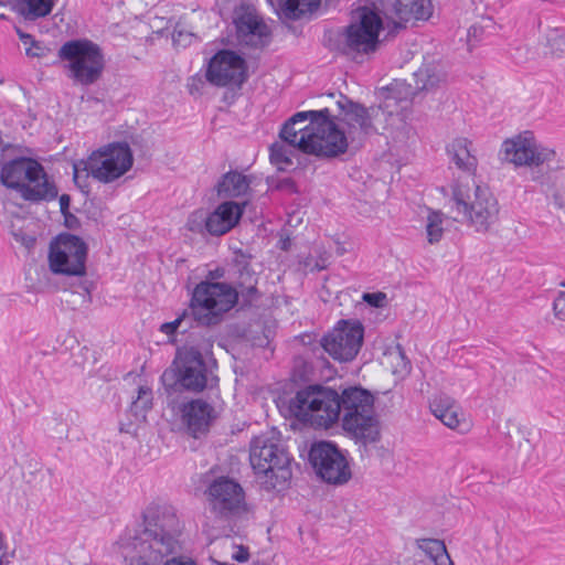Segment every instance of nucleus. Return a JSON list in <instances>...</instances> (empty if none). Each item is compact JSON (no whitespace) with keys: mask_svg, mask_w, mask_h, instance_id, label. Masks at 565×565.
<instances>
[{"mask_svg":"<svg viewBox=\"0 0 565 565\" xmlns=\"http://www.w3.org/2000/svg\"><path fill=\"white\" fill-rule=\"evenodd\" d=\"M246 203V201L243 203L225 201L217 205L212 213H209L207 233L213 236H221L230 232L241 220Z\"/></svg>","mask_w":565,"mask_h":565,"instance_id":"22","label":"nucleus"},{"mask_svg":"<svg viewBox=\"0 0 565 565\" xmlns=\"http://www.w3.org/2000/svg\"><path fill=\"white\" fill-rule=\"evenodd\" d=\"M182 35H183L182 32L174 33L173 34V42L179 44L181 42Z\"/></svg>","mask_w":565,"mask_h":565,"instance_id":"46","label":"nucleus"},{"mask_svg":"<svg viewBox=\"0 0 565 565\" xmlns=\"http://www.w3.org/2000/svg\"><path fill=\"white\" fill-rule=\"evenodd\" d=\"M86 256L87 246L79 237L61 234L50 244L49 266L57 275L83 276Z\"/></svg>","mask_w":565,"mask_h":565,"instance_id":"14","label":"nucleus"},{"mask_svg":"<svg viewBox=\"0 0 565 565\" xmlns=\"http://www.w3.org/2000/svg\"><path fill=\"white\" fill-rule=\"evenodd\" d=\"M469 145L468 139L457 138L447 147L451 161L461 170H471L477 164L476 158L470 153Z\"/></svg>","mask_w":565,"mask_h":565,"instance_id":"29","label":"nucleus"},{"mask_svg":"<svg viewBox=\"0 0 565 565\" xmlns=\"http://www.w3.org/2000/svg\"><path fill=\"white\" fill-rule=\"evenodd\" d=\"M345 134V130L327 108V114L320 116L318 124L316 122L312 141L309 146L307 145V153L321 158H337L344 154L351 143Z\"/></svg>","mask_w":565,"mask_h":565,"instance_id":"15","label":"nucleus"},{"mask_svg":"<svg viewBox=\"0 0 565 565\" xmlns=\"http://www.w3.org/2000/svg\"><path fill=\"white\" fill-rule=\"evenodd\" d=\"M430 411L445 426L461 434L469 431L470 423L462 408L449 396L439 395L430 402Z\"/></svg>","mask_w":565,"mask_h":565,"instance_id":"23","label":"nucleus"},{"mask_svg":"<svg viewBox=\"0 0 565 565\" xmlns=\"http://www.w3.org/2000/svg\"><path fill=\"white\" fill-rule=\"evenodd\" d=\"M363 341V327L358 321H339L322 339L323 349L340 362H349L359 353Z\"/></svg>","mask_w":565,"mask_h":565,"instance_id":"17","label":"nucleus"},{"mask_svg":"<svg viewBox=\"0 0 565 565\" xmlns=\"http://www.w3.org/2000/svg\"><path fill=\"white\" fill-rule=\"evenodd\" d=\"M188 316V312L186 311H183V313L181 316H179L175 320L171 321V322H166L163 324H161L160 327V331L167 335H172L175 333V331L178 330V328L181 326V323L183 322L184 318Z\"/></svg>","mask_w":565,"mask_h":565,"instance_id":"43","label":"nucleus"},{"mask_svg":"<svg viewBox=\"0 0 565 565\" xmlns=\"http://www.w3.org/2000/svg\"><path fill=\"white\" fill-rule=\"evenodd\" d=\"M207 218L209 213H206L204 210H195L190 213L185 223V227L193 233L203 234L204 232H207Z\"/></svg>","mask_w":565,"mask_h":565,"instance_id":"37","label":"nucleus"},{"mask_svg":"<svg viewBox=\"0 0 565 565\" xmlns=\"http://www.w3.org/2000/svg\"><path fill=\"white\" fill-rule=\"evenodd\" d=\"M296 151H299L296 145L280 137L279 141L270 146V161L282 169L285 166L292 164V157Z\"/></svg>","mask_w":565,"mask_h":565,"instance_id":"33","label":"nucleus"},{"mask_svg":"<svg viewBox=\"0 0 565 565\" xmlns=\"http://www.w3.org/2000/svg\"><path fill=\"white\" fill-rule=\"evenodd\" d=\"M60 206H61L62 212H65L68 209V206H70L68 195L63 194L60 196Z\"/></svg>","mask_w":565,"mask_h":565,"instance_id":"45","label":"nucleus"},{"mask_svg":"<svg viewBox=\"0 0 565 565\" xmlns=\"http://www.w3.org/2000/svg\"><path fill=\"white\" fill-rule=\"evenodd\" d=\"M248 551L243 546H237L236 551L232 554V558L237 562H246L248 559Z\"/></svg>","mask_w":565,"mask_h":565,"instance_id":"44","label":"nucleus"},{"mask_svg":"<svg viewBox=\"0 0 565 565\" xmlns=\"http://www.w3.org/2000/svg\"><path fill=\"white\" fill-rule=\"evenodd\" d=\"M207 370L202 354L194 348L179 350L172 365L163 372L161 381L166 387L180 386L191 392H201L207 383Z\"/></svg>","mask_w":565,"mask_h":565,"instance_id":"12","label":"nucleus"},{"mask_svg":"<svg viewBox=\"0 0 565 565\" xmlns=\"http://www.w3.org/2000/svg\"><path fill=\"white\" fill-rule=\"evenodd\" d=\"M181 533L174 507L152 502L143 512V529L134 535H121L114 550L124 565H196L191 558L173 556L181 550Z\"/></svg>","mask_w":565,"mask_h":565,"instance_id":"1","label":"nucleus"},{"mask_svg":"<svg viewBox=\"0 0 565 565\" xmlns=\"http://www.w3.org/2000/svg\"><path fill=\"white\" fill-rule=\"evenodd\" d=\"M249 460L264 489L280 491L287 488L292 476L291 459L278 439L266 435L255 437L250 444Z\"/></svg>","mask_w":565,"mask_h":565,"instance_id":"5","label":"nucleus"},{"mask_svg":"<svg viewBox=\"0 0 565 565\" xmlns=\"http://www.w3.org/2000/svg\"><path fill=\"white\" fill-rule=\"evenodd\" d=\"M252 178L238 171H228L216 184V192L223 199H247Z\"/></svg>","mask_w":565,"mask_h":565,"instance_id":"25","label":"nucleus"},{"mask_svg":"<svg viewBox=\"0 0 565 565\" xmlns=\"http://www.w3.org/2000/svg\"><path fill=\"white\" fill-rule=\"evenodd\" d=\"M18 36L22 44L25 47V54L28 56L38 57L43 54L42 46L33 39V36L29 33H25L21 31L20 29L17 30Z\"/></svg>","mask_w":565,"mask_h":565,"instance_id":"40","label":"nucleus"},{"mask_svg":"<svg viewBox=\"0 0 565 565\" xmlns=\"http://www.w3.org/2000/svg\"><path fill=\"white\" fill-rule=\"evenodd\" d=\"M57 0H19L18 11L29 21H35L51 14Z\"/></svg>","mask_w":565,"mask_h":565,"instance_id":"31","label":"nucleus"},{"mask_svg":"<svg viewBox=\"0 0 565 565\" xmlns=\"http://www.w3.org/2000/svg\"><path fill=\"white\" fill-rule=\"evenodd\" d=\"M550 203L565 215V188H557L550 196Z\"/></svg>","mask_w":565,"mask_h":565,"instance_id":"41","label":"nucleus"},{"mask_svg":"<svg viewBox=\"0 0 565 565\" xmlns=\"http://www.w3.org/2000/svg\"><path fill=\"white\" fill-rule=\"evenodd\" d=\"M4 547V539H3V535L0 533V552L3 550Z\"/></svg>","mask_w":565,"mask_h":565,"instance_id":"47","label":"nucleus"},{"mask_svg":"<svg viewBox=\"0 0 565 565\" xmlns=\"http://www.w3.org/2000/svg\"><path fill=\"white\" fill-rule=\"evenodd\" d=\"M499 154L503 163L515 168L558 167L555 149L539 142L530 130L507 138L501 145Z\"/></svg>","mask_w":565,"mask_h":565,"instance_id":"11","label":"nucleus"},{"mask_svg":"<svg viewBox=\"0 0 565 565\" xmlns=\"http://www.w3.org/2000/svg\"><path fill=\"white\" fill-rule=\"evenodd\" d=\"M58 56L66 62L67 76L77 85L95 84L104 71L100 47L89 40H71L58 50Z\"/></svg>","mask_w":565,"mask_h":565,"instance_id":"10","label":"nucleus"},{"mask_svg":"<svg viewBox=\"0 0 565 565\" xmlns=\"http://www.w3.org/2000/svg\"><path fill=\"white\" fill-rule=\"evenodd\" d=\"M431 13L430 0H395L387 17L399 26L413 20H428Z\"/></svg>","mask_w":565,"mask_h":565,"instance_id":"24","label":"nucleus"},{"mask_svg":"<svg viewBox=\"0 0 565 565\" xmlns=\"http://www.w3.org/2000/svg\"><path fill=\"white\" fill-rule=\"evenodd\" d=\"M309 458L317 475L328 483L342 484L351 478L347 458L332 443L315 444Z\"/></svg>","mask_w":565,"mask_h":565,"instance_id":"16","label":"nucleus"},{"mask_svg":"<svg viewBox=\"0 0 565 565\" xmlns=\"http://www.w3.org/2000/svg\"><path fill=\"white\" fill-rule=\"evenodd\" d=\"M152 406V391L148 386L138 387V396L131 403V408L136 414L145 413Z\"/></svg>","mask_w":565,"mask_h":565,"instance_id":"38","label":"nucleus"},{"mask_svg":"<svg viewBox=\"0 0 565 565\" xmlns=\"http://www.w3.org/2000/svg\"><path fill=\"white\" fill-rule=\"evenodd\" d=\"M342 428L356 444L364 447L381 439L380 422L374 411L373 395L361 387H348L339 395Z\"/></svg>","mask_w":565,"mask_h":565,"instance_id":"4","label":"nucleus"},{"mask_svg":"<svg viewBox=\"0 0 565 565\" xmlns=\"http://www.w3.org/2000/svg\"><path fill=\"white\" fill-rule=\"evenodd\" d=\"M206 78L216 86H241L246 79L245 61L232 51H220L210 61Z\"/></svg>","mask_w":565,"mask_h":565,"instance_id":"18","label":"nucleus"},{"mask_svg":"<svg viewBox=\"0 0 565 565\" xmlns=\"http://www.w3.org/2000/svg\"><path fill=\"white\" fill-rule=\"evenodd\" d=\"M545 54L553 57L565 56V31L562 29H550L545 34Z\"/></svg>","mask_w":565,"mask_h":565,"instance_id":"36","label":"nucleus"},{"mask_svg":"<svg viewBox=\"0 0 565 565\" xmlns=\"http://www.w3.org/2000/svg\"><path fill=\"white\" fill-rule=\"evenodd\" d=\"M511 447L515 451V459L525 465L529 462L534 454V441L532 430L523 425L515 426V433H508Z\"/></svg>","mask_w":565,"mask_h":565,"instance_id":"26","label":"nucleus"},{"mask_svg":"<svg viewBox=\"0 0 565 565\" xmlns=\"http://www.w3.org/2000/svg\"><path fill=\"white\" fill-rule=\"evenodd\" d=\"M180 412L183 423L194 436L205 433L217 417L214 406L201 398L182 404Z\"/></svg>","mask_w":565,"mask_h":565,"instance_id":"21","label":"nucleus"},{"mask_svg":"<svg viewBox=\"0 0 565 565\" xmlns=\"http://www.w3.org/2000/svg\"><path fill=\"white\" fill-rule=\"evenodd\" d=\"M212 509L220 514L237 513L244 509L245 494L242 486L233 479H215L207 490Z\"/></svg>","mask_w":565,"mask_h":565,"instance_id":"19","label":"nucleus"},{"mask_svg":"<svg viewBox=\"0 0 565 565\" xmlns=\"http://www.w3.org/2000/svg\"><path fill=\"white\" fill-rule=\"evenodd\" d=\"M327 114V108L320 110L300 111L295 114L282 127L280 137L298 147L299 151L307 153V145L312 141L316 122L320 116Z\"/></svg>","mask_w":565,"mask_h":565,"instance_id":"20","label":"nucleus"},{"mask_svg":"<svg viewBox=\"0 0 565 565\" xmlns=\"http://www.w3.org/2000/svg\"><path fill=\"white\" fill-rule=\"evenodd\" d=\"M445 218V215L440 211L428 210L426 217V237L429 244H436L443 238Z\"/></svg>","mask_w":565,"mask_h":565,"instance_id":"34","label":"nucleus"},{"mask_svg":"<svg viewBox=\"0 0 565 565\" xmlns=\"http://www.w3.org/2000/svg\"><path fill=\"white\" fill-rule=\"evenodd\" d=\"M381 28L382 20L375 11L365 7L358 9L343 34L344 52L353 57L374 53Z\"/></svg>","mask_w":565,"mask_h":565,"instance_id":"13","label":"nucleus"},{"mask_svg":"<svg viewBox=\"0 0 565 565\" xmlns=\"http://www.w3.org/2000/svg\"><path fill=\"white\" fill-rule=\"evenodd\" d=\"M471 31L476 32V31H477V29L473 26V28H471V29L469 30V33H470Z\"/></svg>","mask_w":565,"mask_h":565,"instance_id":"48","label":"nucleus"},{"mask_svg":"<svg viewBox=\"0 0 565 565\" xmlns=\"http://www.w3.org/2000/svg\"><path fill=\"white\" fill-rule=\"evenodd\" d=\"M363 300L372 307L382 308L386 303V295L384 292L364 294Z\"/></svg>","mask_w":565,"mask_h":565,"instance_id":"42","label":"nucleus"},{"mask_svg":"<svg viewBox=\"0 0 565 565\" xmlns=\"http://www.w3.org/2000/svg\"><path fill=\"white\" fill-rule=\"evenodd\" d=\"M236 263L241 274L242 285L246 284V289L248 294L256 291L255 285L257 280L254 276V273L249 270L248 263L245 259V257L242 256V259H237Z\"/></svg>","mask_w":565,"mask_h":565,"instance_id":"39","label":"nucleus"},{"mask_svg":"<svg viewBox=\"0 0 565 565\" xmlns=\"http://www.w3.org/2000/svg\"><path fill=\"white\" fill-rule=\"evenodd\" d=\"M292 416L329 428L340 418L339 394L319 385L299 391L289 403Z\"/></svg>","mask_w":565,"mask_h":565,"instance_id":"9","label":"nucleus"},{"mask_svg":"<svg viewBox=\"0 0 565 565\" xmlns=\"http://www.w3.org/2000/svg\"><path fill=\"white\" fill-rule=\"evenodd\" d=\"M414 79H415V89L412 88L409 85L411 90L413 92V95L411 96V99H413L415 95V90H424V89H430L439 85L445 79V74L441 71V67L439 64L436 63H428L424 64L422 67L418 68L414 73ZM405 85L406 83L403 82ZM408 86V84H407ZM412 100H409V104Z\"/></svg>","mask_w":565,"mask_h":565,"instance_id":"27","label":"nucleus"},{"mask_svg":"<svg viewBox=\"0 0 565 565\" xmlns=\"http://www.w3.org/2000/svg\"><path fill=\"white\" fill-rule=\"evenodd\" d=\"M382 364L394 375L405 376L411 371V363L401 345H393L385 350Z\"/></svg>","mask_w":565,"mask_h":565,"instance_id":"30","label":"nucleus"},{"mask_svg":"<svg viewBox=\"0 0 565 565\" xmlns=\"http://www.w3.org/2000/svg\"><path fill=\"white\" fill-rule=\"evenodd\" d=\"M417 545L435 565H454L443 541L422 539L417 541Z\"/></svg>","mask_w":565,"mask_h":565,"instance_id":"32","label":"nucleus"},{"mask_svg":"<svg viewBox=\"0 0 565 565\" xmlns=\"http://www.w3.org/2000/svg\"><path fill=\"white\" fill-rule=\"evenodd\" d=\"M237 30L242 35L250 36L254 45H263L269 36L268 26L257 15L250 13L239 18Z\"/></svg>","mask_w":565,"mask_h":565,"instance_id":"28","label":"nucleus"},{"mask_svg":"<svg viewBox=\"0 0 565 565\" xmlns=\"http://www.w3.org/2000/svg\"><path fill=\"white\" fill-rule=\"evenodd\" d=\"M0 180L28 201H49L57 195V189L42 164L31 158L21 157L3 164Z\"/></svg>","mask_w":565,"mask_h":565,"instance_id":"7","label":"nucleus"},{"mask_svg":"<svg viewBox=\"0 0 565 565\" xmlns=\"http://www.w3.org/2000/svg\"><path fill=\"white\" fill-rule=\"evenodd\" d=\"M450 210L455 221L462 222L477 233L489 232L498 222L500 206L488 186L472 179L459 180L451 188Z\"/></svg>","mask_w":565,"mask_h":565,"instance_id":"3","label":"nucleus"},{"mask_svg":"<svg viewBox=\"0 0 565 565\" xmlns=\"http://www.w3.org/2000/svg\"><path fill=\"white\" fill-rule=\"evenodd\" d=\"M413 92L404 83H395L379 107L365 108L345 96L337 102L339 114L335 119L345 130L351 145H360L363 139L380 130H386L396 124H404V110L409 108Z\"/></svg>","mask_w":565,"mask_h":565,"instance_id":"2","label":"nucleus"},{"mask_svg":"<svg viewBox=\"0 0 565 565\" xmlns=\"http://www.w3.org/2000/svg\"><path fill=\"white\" fill-rule=\"evenodd\" d=\"M2 557H3V554L0 555V565H2Z\"/></svg>","mask_w":565,"mask_h":565,"instance_id":"49","label":"nucleus"},{"mask_svg":"<svg viewBox=\"0 0 565 565\" xmlns=\"http://www.w3.org/2000/svg\"><path fill=\"white\" fill-rule=\"evenodd\" d=\"M237 298L238 292L228 284L202 281L192 292L191 316L201 326L217 324L236 305Z\"/></svg>","mask_w":565,"mask_h":565,"instance_id":"8","label":"nucleus"},{"mask_svg":"<svg viewBox=\"0 0 565 565\" xmlns=\"http://www.w3.org/2000/svg\"><path fill=\"white\" fill-rule=\"evenodd\" d=\"M132 163V152L126 142L109 143L93 151L87 159L74 162L73 179L82 189L87 186L89 177L102 183H111L127 173Z\"/></svg>","mask_w":565,"mask_h":565,"instance_id":"6","label":"nucleus"},{"mask_svg":"<svg viewBox=\"0 0 565 565\" xmlns=\"http://www.w3.org/2000/svg\"><path fill=\"white\" fill-rule=\"evenodd\" d=\"M319 6V0H281V9L289 19H298L312 12Z\"/></svg>","mask_w":565,"mask_h":565,"instance_id":"35","label":"nucleus"}]
</instances>
